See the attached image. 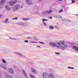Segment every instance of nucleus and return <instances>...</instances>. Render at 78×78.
<instances>
[{
	"mask_svg": "<svg viewBox=\"0 0 78 78\" xmlns=\"http://www.w3.org/2000/svg\"><path fill=\"white\" fill-rule=\"evenodd\" d=\"M50 76L52 78H54L53 75L52 73L49 74L48 73H44L43 74V76L44 78H50Z\"/></svg>",
	"mask_w": 78,
	"mask_h": 78,
	"instance_id": "1",
	"label": "nucleus"
},
{
	"mask_svg": "<svg viewBox=\"0 0 78 78\" xmlns=\"http://www.w3.org/2000/svg\"><path fill=\"white\" fill-rule=\"evenodd\" d=\"M57 44H57H56L55 43L53 42H50L49 45L53 47H55V46H56L57 48H60V47H61V44H60V43L59 42H57Z\"/></svg>",
	"mask_w": 78,
	"mask_h": 78,
	"instance_id": "2",
	"label": "nucleus"
},
{
	"mask_svg": "<svg viewBox=\"0 0 78 78\" xmlns=\"http://www.w3.org/2000/svg\"><path fill=\"white\" fill-rule=\"evenodd\" d=\"M20 8V5L19 4H16L15 5L14 8L13 9V11H15L18 10Z\"/></svg>",
	"mask_w": 78,
	"mask_h": 78,
	"instance_id": "3",
	"label": "nucleus"
},
{
	"mask_svg": "<svg viewBox=\"0 0 78 78\" xmlns=\"http://www.w3.org/2000/svg\"><path fill=\"white\" fill-rule=\"evenodd\" d=\"M61 45L60 46V48L61 50H65L66 48H67V45L66 44H63V45H62L61 46Z\"/></svg>",
	"mask_w": 78,
	"mask_h": 78,
	"instance_id": "4",
	"label": "nucleus"
},
{
	"mask_svg": "<svg viewBox=\"0 0 78 78\" xmlns=\"http://www.w3.org/2000/svg\"><path fill=\"white\" fill-rule=\"evenodd\" d=\"M26 1L27 2V4H28V5H32V4H33L32 2H31L30 0H26Z\"/></svg>",
	"mask_w": 78,
	"mask_h": 78,
	"instance_id": "5",
	"label": "nucleus"
},
{
	"mask_svg": "<svg viewBox=\"0 0 78 78\" xmlns=\"http://www.w3.org/2000/svg\"><path fill=\"white\" fill-rule=\"evenodd\" d=\"M31 70L32 72L33 73H34V74H36V73H37V71H36V70H35V69H34L33 68H31Z\"/></svg>",
	"mask_w": 78,
	"mask_h": 78,
	"instance_id": "6",
	"label": "nucleus"
},
{
	"mask_svg": "<svg viewBox=\"0 0 78 78\" xmlns=\"http://www.w3.org/2000/svg\"><path fill=\"white\" fill-rule=\"evenodd\" d=\"M9 73H14V71L12 70V69L11 68H10L9 70Z\"/></svg>",
	"mask_w": 78,
	"mask_h": 78,
	"instance_id": "7",
	"label": "nucleus"
},
{
	"mask_svg": "<svg viewBox=\"0 0 78 78\" xmlns=\"http://www.w3.org/2000/svg\"><path fill=\"white\" fill-rule=\"evenodd\" d=\"M73 47L74 49H75L76 51H78V47L76 46H73Z\"/></svg>",
	"mask_w": 78,
	"mask_h": 78,
	"instance_id": "8",
	"label": "nucleus"
},
{
	"mask_svg": "<svg viewBox=\"0 0 78 78\" xmlns=\"http://www.w3.org/2000/svg\"><path fill=\"white\" fill-rule=\"evenodd\" d=\"M9 3L10 4V5H11V6H13V5H14V2L12 1L9 2Z\"/></svg>",
	"mask_w": 78,
	"mask_h": 78,
	"instance_id": "9",
	"label": "nucleus"
},
{
	"mask_svg": "<svg viewBox=\"0 0 78 78\" xmlns=\"http://www.w3.org/2000/svg\"><path fill=\"white\" fill-rule=\"evenodd\" d=\"M20 25H23L24 26H27V25H28V24L27 23H20Z\"/></svg>",
	"mask_w": 78,
	"mask_h": 78,
	"instance_id": "10",
	"label": "nucleus"
},
{
	"mask_svg": "<svg viewBox=\"0 0 78 78\" xmlns=\"http://www.w3.org/2000/svg\"><path fill=\"white\" fill-rule=\"evenodd\" d=\"M30 78H35L34 76V75H33L32 74H30Z\"/></svg>",
	"mask_w": 78,
	"mask_h": 78,
	"instance_id": "11",
	"label": "nucleus"
},
{
	"mask_svg": "<svg viewBox=\"0 0 78 78\" xmlns=\"http://www.w3.org/2000/svg\"><path fill=\"white\" fill-rule=\"evenodd\" d=\"M59 42L61 44H62V45H63V44H65V42L62 41H60Z\"/></svg>",
	"mask_w": 78,
	"mask_h": 78,
	"instance_id": "12",
	"label": "nucleus"
},
{
	"mask_svg": "<svg viewBox=\"0 0 78 78\" xmlns=\"http://www.w3.org/2000/svg\"><path fill=\"white\" fill-rule=\"evenodd\" d=\"M1 67L2 68V69H4V70H6V67H5L4 66L1 65Z\"/></svg>",
	"mask_w": 78,
	"mask_h": 78,
	"instance_id": "13",
	"label": "nucleus"
},
{
	"mask_svg": "<svg viewBox=\"0 0 78 78\" xmlns=\"http://www.w3.org/2000/svg\"><path fill=\"white\" fill-rule=\"evenodd\" d=\"M6 78H12V77L9 75H7L6 76Z\"/></svg>",
	"mask_w": 78,
	"mask_h": 78,
	"instance_id": "14",
	"label": "nucleus"
},
{
	"mask_svg": "<svg viewBox=\"0 0 78 78\" xmlns=\"http://www.w3.org/2000/svg\"><path fill=\"white\" fill-rule=\"evenodd\" d=\"M49 28H50V29H51V30L54 29V27L51 25L50 26Z\"/></svg>",
	"mask_w": 78,
	"mask_h": 78,
	"instance_id": "15",
	"label": "nucleus"
},
{
	"mask_svg": "<svg viewBox=\"0 0 78 78\" xmlns=\"http://www.w3.org/2000/svg\"><path fill=\"white\" fill-rule=\"evenodd\" d=\"M30 19L29 18H23V20H25V21H27V20H29Z\"/></svg>",
	"mask_w": 78,
	"mask_h": 78,
	"instance_id": "16",
	"label": "nucleus"
},
{
	"mask_svg": "<svg viewBox=\"0 0 78 78\" xmlns=\"http://www.w3.org/2000/svg\"><path fill=\"white\" fill-rule=\"evenodd\" d=\"M8 19H6V20H5V21H4V23H8V21L7 22V21H8Z\"/></svg>",
	"mask_w": 78,
	"mask_h": 78,
	"instance_id": "17",
	"label": "nucleus"
},
{
	"mask_svg": "<svg viewBox=\"0 0 78 78\" xmlns=\"http://www.w3.org/2000/svg\"><path fill=\"white\" fill-rule=\"evenodd\" d=\"M52 11H53V10H49L48 11V14H50V13H51Z\"/></svg>",
	"mask_w": 78,
	"mask_h": 78,
	"instance_id": "18",
	"label": "nucleus"
},
{
	"mask_svg": "<svg viewBox=\"0 0 78 78\" xmlns=\"http://www.w3.org/2000/svg\"><path fill=\"white\" fill-rule=\"evenodd\" d=\"M48 12V11H46L44 12H43V14H47Z\"/></svg>",
	"mask_w": 78,
	"mask_h": 78,
	"instance_id": "19",
	"label": "nucleus"
},
{
	"mask_svg": "<svg viewBox=\"0 0 78 78\" xmlns=\"http://www.w3.org/2000/svg\"><path fill=\"white\" fill-rule=\"evenodd\" d=\"M33 39L34 40H36V41H38V39H37L36 37H33Z\"/></svg>",
	"mask_w": 78,
	"mask_h": 78,
	"instance_id": "20",
	"label": "nucleus"
},
{
	"mask_svg": "<svg viewBox=\"0 0 78 78\" xmlns=\"http://www.w3.org/2000/svg\"><path fill=\"white\" fill-rule=\"evenodd\" d=\"M6 0H1V2H2V3H5L6 2Z\"/></svg>",
	"mask_w": 78,
	"mask_h": 78,
	"instance_id": "21",
	"label": "nucleus"
},
{
	"mask_svg": "<svg viewBox=\"0 0 78 78\" xmlns=\"http://www.w3.org/2000/svg\"><path fill=\"white\" fill-rule=\"evenodd\" d=\"M13 2V3L14 5V4H16V3H17V1L16 0H14Z\"/></svg>",
	"mask_w": 78,
	"mask_h": 78,
	"instance_id": "22",
	"label": "nucleus"
},
{
	"mask_svg": "<svg viewBox=\"0 0 78 78\" xmlns=\"http://www.w3.org/2000/svg\"><path fill=\"white\" fill-rule=\"evenodd\" d=\"M24 76H25V77H26V78H27V77H28V75H27V74L26 73H24Z\"/></svg>",
	"mask_w": 78,
	"mask_h": 78,
	"instance_id": "23",
	"label": "nucleus"
},
{
	"mask_svg": "<svg viewBox=\"0 0 78 78\" xmlns=\"http://www.w3.org/2000/svg\"><path fill=\"white\" fill-rule=\"evenodd\" d=\"M7 9V10H8V11H9V10H10L11 9V8H9V7H7V9Z\"/></svg>",
	"mask_w": 78,
	"mask_h": 78,
	"instance_id": "24",
	"label": "nucleus"
},
{
	"mask_svg": "<svg viewBox=\"0 0 78 78\" xmlns=\"http://www.w3.org/2000/svg\"><path fill=\"white\" fill-rule=\"evenodd\" d=\"M62 11H63V10L61 9H60L59 11V13H61V12H62Z\"/></svg>",
	"mask_w": 78,
	"mask_h": 78,
	"instance_id": "25",
	"label": "nucleus"
},
{
	"mask_svg": "<svg viewBox=\"0 0 78 78\" xmlns=\"http://www.w3.org/2000/svg\"><path fill=\"white\" fill-rule=\"evenodd\" d=\"M18 19V17H16V18H12L13 20H17Z\"/></svg>",
	"mask_w": 78,
	"mask_h": 78,
	"instance_id": "26",
	"label": "nucleus"
},
{
	"mask_svg": "<svg viewBox=\"0 0 78 78\" xmlns=\"http://www.w3.org/2000/svg\"><path fill=\"white\" fill-rule=\"evenodd\" d=\"M2 62H3V63H6V61H5L4 59H2Z\"/></svg>",
	"mask_w": 78,
	"mask_h": 78,
	"instance_id": "27",
	"label": "nucleus"
},
{
	"mask_svg": "<svg viewBox=\"0 0 78 78\" xmlns=\"http://www.w3.org/2000/svg\"><path fill=\"white\" fill-rule=\"evenodd\" d=\"M68 68L69 69H73V67H68Z\"/></svg>",
	"mask_w": 78,
	"mask_h": 78,
	"instance_id": "28",
	"label": "nucleus"
},
{
	"mask_svg": "<svg viewBox=\"0 0 78 78\" xmlns=\"http://www.w3.org/2000/svg\"><path fill=\"white\" fill-rule=\"evenodd\" d=\"M42 20H43V21H47V20H48L45 19H43Z\"/></svg>",
	"mask_w": 78,
	"mask_h": 78,
	"instance_id": "29",
	"label": "nucleus"
},
{
	"mask_svg": "<svg viewBox=\"0 0 78 78\" xmlns=\"http://www.w3.org/2000/svg\"><path fill=\"white\" fill-rule=\"evenodd\" d=\"M55 53L56 55H59L60 54V53L59 52H55Z\"/></svg>",
	"mask_w": 78,
	"mask_h": 78,
	"instance_id": "30",
	"label": "nucleus"
},
{
	"mask_svg": "<svg viewBox=\"0 0 78 78\" xmlns=\"http://www.w3.org/2000/svg\"><path fill=\"white\" fill-rule=\"evenodd\" d=\"M3 3H4L3 2H1L0 4L1 5H3Z\"/></svg>",
	"mask_w": 78,
	"mask_h": 78,
	"instance_id": "31",
	"label": "nucleus"
},
{
	"mask_svg": "<svg viewBox=\"0 0 78 78\" xmlns=\"http://www.w3.org/2000/svg\"><path fill=\"white\" fill-rule=\"evenodd\" d=\"M22 72H23V73L25 74V73H26L25 71V70H22Z\"/></svg>",
	"mask_w": 78,
	"mask_h": 78,
	"instance_id": "32",
	"label": "nucleus"
},
{
	"mask_svg": "<svg viewBox=\"0 0 78 78\" xmlns=\"http://www.w3.org/2000/svg\"><path fill=\"white\" fill-rule=\"evenodd\" d=\"M39 43H40V44H44V43L43 42L39 41Z\"/></svg>",
	"mask_w": 78,
	"mask_h": 78,
	"instance_id": "33",
	"label": "nucleus"
},
{
	"mask_svg": "<svg viewBox=\"0 0 78 78\" xmlns=\"http://www.w3.org/2000/svg\"><path fill=\"white\" fill-rule=\"evenodd\" d=\"M30 42H31V43H37V42H34V41H31Z\"/></svg>",
	"mask_w": 78,
	"mask_h": 78,
	"instance_id": "34",
	"label": "nucleus"
},
{
	"mask_svg": "<svg viewBox=\"0 0 78 78\" xmlns=\"http://www.w3.org/2000/svg\"><path fill=\"white\" fill-rule=\"evenodd\" d=\"M24 42H27L28 43V41L27 40H25Z\"/></svg>",
	"mask_w": 78,
	"mask_h": 78,
	"instance_id": "35",
	"label": "nucleus"
},
{
	"mask_svg": "<svg viewBox=\"0 0 78 78\" xmlns=\"http://www.w3.org/2000/svg\"><path fill=\"white\" fill-rule=\"evenodd\" d=\"M55 27L56 28H57V29H58L59 28H58V27H57V26H55Z\"/></svg>",
	"mask_w": 78,
	"mask_h": 78,
	"instance_id": "36",
	"label": "nucleus"
},
{
	"mask_svg": "<svg viewBox=\"0 0 78 78\" xmlns=\"http://www.w3.org/2000/svg\"><path fill=\"white\" fill-rule=\"evenodd\" d=\"M8 7V5H5V8H6V9Z\"/></svg>",
	"mask_w": 78,
	"mask_h": 78,
	"instance_id": "37",
	"label": "nucleus"
},
{
	"mask_svg": "<svg viewBox=\"0 0 78 78\" xmlns=\"http://www.w3.org/2000/svg\"><path fill=\"white\" fill-rule=\"evenodd\" d=\"M72 2H73V3H75V1L74 0H73Z\"/></svg>",
	"mask_w": 78,
	"mask_h": 78,
	"instance_id": "38",
	"label": "nucleus"
},
{
	"mask_svg": "<svg viewBox=\"0 0 78 78\" xmlns=\"http://www.w3.org/2000/svg\"><path fill=\"white\" fill-rule=\"evenodd\" d=\"M27 39H32V38L31 37H28L27 38Z\"/></svg>",
	"mask_w": 78,
	"mask_h": 78,
	"instance_id": "39",
	"label": "nucleus"
},
{
	"mask_svg": "<svg viewBox=\"0 0 78 78\" xmlns=\"http://www.w3.org/2000/svg\"><path fill=\"white\" fill-rule=\"evenodd\" d=\"M44 23V26H46V23Z\"/></svg>",
	"mask_w": 78,
	"mask_h": 78,
	"instance_id": "40",
	"label": "nucleus"
},
{
	"mask_svg": "<svg viewBox=\"0 0 78 78\" xmlns=\"http://www.w3.org/2000/svg\"><path fill=\"white\" fill-rule=\"evenodd\" d=\"M18 55H22V54H20V53H18Z\"/></svg>",
	"mask_w": 78,
	"mask_h": 78,
	"instance_id": "41",
	"label": "nucleus"
},
{
	"mask_svg": "<svg viewBox=\"0 0 78 78\" xmlns=\"http://www.w3.org/2000/svg\"><path fill=\"white\" fill-rule=\"evenodd\" d=\"M50 18L51 19H52V17H50Z\"/></svg>",
	"mask_w": 78,
	"mask_h": 78,
	"instance_id": "42",
	"label": "nucleus"
},
{
	"mask_svg": "<svg viewBox=\"0 0 78 78\" xmlns=\"http://www.w3.org/2000/svg\"><path fill=\"white\" fill-rule=\"evenodd\" d=\"M67 21H68V22H70V20H67Z\"/></svg>",
	"mask_w": 78,
	"mask_h": 78,
	"instance_id": "43",
	"label": "nucleus"
},
{
	"mask_svg": "<svg viewBox=\"0 0 78 78\" xmlns=\"http://www.w3.org/2000/svg\"><path fill=\"white\" fill-rule=\"evenodd\" d=\"M59 17L60 18H61L62 17V16H59Z\"/></svg>",
	"mask_w": 78,
	"mask_h": 78,
	"instance_id": "44",
	"label": "nucleus"
},
{
	"mask_svg": "<svg viewBox=\"0 0 78 78\" xmlns=\"http://www.w3.org/2000/svg\"><path fill=\"white\" fill-rule=\"evenodd\" d=\"M67 21V20H63V21Z\"/></svg>",
	"mask_w": 78,
	"mask_h": 78,
	"instance_id": "45",
	"label": "nucleus"
},
{
	"mask_svg": "<svg viewBox=\"0 0 78 78\" xmlns=\"http://www.w3.org/2000/svg\"><path fill=\"white\" fill-rule=\"evenodd\" d=\"M23 8V7L22 6H21V8Z\"/></svg>",
	"mask_w": 78,
	"mask_h": 78,
	"instance_id": "46",
	"label": "nucleus"
},
{
	"mask_svg": "<svg viewBox=\"0 0 78 78\" xmlns=\"http://www.w3.org/2000/svg\"><path fill=\"white\" fill-rule=\"evenodd\" d=\"M59 1H62V0H58Z\"/></svg>",
	"mask_w": 78,
	"mask_h": 78,
	"instance_id": "47",
	"label": "nucleus"
},
{
	"mask_svg": "<svg viewBox=\"0 0 78 78\" xmlns=\"http://www.w3.org/2000/svg\"><path fill=\"white\" fill-rule=\"evenodd\" d=\"M37 47H39V46H37Z\"/></svg>",
	"mask_w": 78,
	"mask_h": 78,
	"instance_id": "48",
	"label": "nucleus"
},
{
	"mask_svg": "<svg viewBox=\"0 0 78 78\" xmlns=\"http://www.w3.org/2000/svg\"><path fill=\"white\" fill-rule=\"evenodd\" d=\"M39 48H41V46H39Z\"/></svg>",
	"mask_w": 78,
	"mask_h": 78,
	"instance_id": "49",
	"label": "nucleus"
},
{
	"mask_svg": "<svg viewBox=\"0 0 78 78\" xmlns=\"http://www.w3.org/2000/svg\"><path fill=\"white\" fill-rule=\"evenodd\" d=\"M1 16H0V17H1Z\"/></svg>",
	"mask_w": 78,
	"mask_h": 78,
	"instance_id": "50",
	"label": "nucleus"
}]
</instances>
